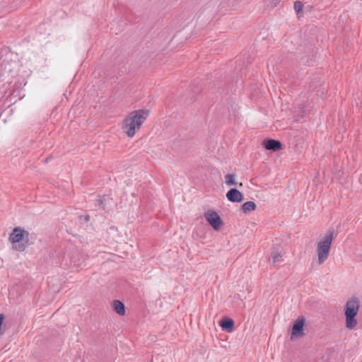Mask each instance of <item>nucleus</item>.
<instances>
[{
	"mask_svg": "<svg viewBox=\"0 0 362 362\" xmlns=\"http://www.w3.org/2000/svg\"><path fill=\"white\" fill-rule=\"evenodd\" d=\"M332 241L333 232L328 231L316 243V255L318 264H323L328 259Z\"/></svg>",
	"mask_w": 362,
	"mask_h": 362,
	"instance_id": "obj_3",
	"label": "nucleus"
},
{
	"mask_svg": "<svg viewBox=\"0 0 362 362\" xmlns=\"http://www.w3.org/2000/svg\"><path fill=\"white\" fill-rule=\"evenodd\" d=\"M136 128V111L129 113V116L124 120L122 129L128 136L132 137L135 134Z\"/></svg>",
	"mask_w": 362,
	"mask_h": 362,
	"instance_id": "obj_5",
	"label": "nucleus"
},
{
	"mask_svg": "<svg viewBox=\"0 0 362 362\" xmlns=\"http://www.w3.org/2000/svg\"><path fill=\"white\" fill-rule=\"evenodd\" d=\"M256 204L254 202H247L242 205V211L245 213H249L256 209Z\"/></svg>",
	"mask_w": 362,
	"mask_h": 362,
	"instance_id": "obj_11",
	"label": "nucleus"
},
{
	"mask_svg": "<svg viewBox=\"0 0 362 362\" xmlns=\"http://www.w3.org/2000/svg\"><path fill=\"white\" fill-rule=\"evenodd\" d=\"M263 146L266 149L272 150L274 151H279L281 148V142L274 139L264 141Z\"/></svg>",
	"mask_w": 362,
	"mask_h": 362,
	"instance_id": "obj_9",
	"label": "nucleus"
},
{
	"mask_svg": "<svg viewBox=\"0 0 362 362\" xmlns=\"http://www.w3.org/2000/svg\"><path fill=\"white\" fill-rule=\"evenodd\" d=\"M4 319H5V315L3 313L0 314V328L2 326Z\"/></svg>",
	"mask_w": 362,
	"mask_h": 362,
	"instance_id": "obj_16",
	"label": "nucleus"
},
{
	"mask_svg": "<svg viewBox=\"0 0 362 362\" xmlns=\"http://www.w3.org/2000/svg\"><path fill=\"white\" fill-rule=\"evenodd\" d=\"M29 233L21 227H16L9 235L8 240L12 248L18 252H23L29 245Z\"/></svg>",
	"mask_w": 362,
	"mask_h": 362,
	"instance_id": "obj_2",
	"label": "nucleus"
},
{
	"mask_svg": "<svg viewBox=\"0 0 362 362\" xmlns=\"http://www.w3.org/2000/svg\"><path fill=\"white\" fill-rule=\"evenodd\" d=\"M227 199L232 202H240L243 199L242 193L233 188L226 193Z\"/></svg>",
	"mask_w": 362,
	"mask_h": 362,
	"instance_id": "obj_7",
	"label": "nucleus"
},
{
	"mask_svg": "<svg viewBox=\"0 0 362 362\" xmlns=\"http://www.w3.org/2000/svg\"><path fill=\"white\" fill-rule=\"evenodd\" d=\"M271 258L274 265L282 262V255L278 251H274L271 255Z\"/></svg>",
	"mask_w": 362,
	"mask_h": 362,
	"instance_id": "obj_13",
	"label": "nucleus"
},
{
	"mask_svg": "<svg viewBox=\"0 0 362 362\" xmlns=\"http://www.w3.org/2000/svg\"><path fill=\"white\" fill-rule=\"evenodd\" d=\"M281 0H273L274 4L272 5V7L276 6Z\"/></svg>",
	"mask_w": 362,
	"mask_h": 362,
	"instance_id": "obj_17",
	"label": "nucleus"
},
{
	"mask_svg": "<svg viewBox=\"0 0 362 362\" xmlns=\"http://www.w3.org/2000/svg\"><path fill=\"white\" fill-rule=\"evenodd\" d=\"M151 112L150 108L137 110V129L141 126L147 119Z\"/></svg>",
	"mask_w": 362,
	"mask_h": 362,
	"instance_id": "obj_8",
	"label": "nucleus"
},
{
	"mask_svg": "<svg viewBox=\"0 0 362 362\" xmlns=\"http://www.w3.org/2000/svg\"><path fill=\"white\" fill-rule=\"evenodd\" d=\"M360 309L359 298H349L344 306V325L347 329L355 330L358 325V314Z\"/></svg>",
	"mask_w": 362,
	"mask_h": 362,
	"instance_id": "obj_1",
	"label": "nucleus"
},
{
	"mask_svg": "<svg viewBox=\"0 0 362 362\" xmlns=\"http://www.w3.org/2000/svg\"><path fill=\"white\" fill-rule=\"evenodd\" d=\"M303 8V4L300 1H296L294 2V10L296 13H299L300 11H302Z\"/></svg>",
	"mask_w": 362,
	"mask_h": 362,
	"instance_id": "obj_15",
	"label": "nucleus"
},
{
	"mask_svg": "<svg viewBox=\"0 0 362 362\" xmlns=\"http://www.w3.org/2000/svg\"><path fill=\"white\" fill-rule=\"evenodd\" d=\"M234 322L231 319H226L221 322L220 326L228 332H231Z\"/></svg>",
	"mask_w": 362,
	"mask_h": 362,
	"instance_id": "obj_12",
	"label": "nucleus"
},
{
	"mask_svg": "<svg viewBox=\"0 0 362 362\" xmlns=\"http://www.w3.org/2000/svg\"><path fill=\"white\" fill-rule=\"evenodd\" d=\"M112 310L119 315H125V306L124 304L119 300H115L111 304Z\"/></svg>",
	"mask_w": 362,
	"mask_h": 362,
	"instance_id": "obj_10",
	"label": "nucleus"
},
{
	"mask_svg": "<svg viewBox=\"0 0 362 362\" xmlns=\"http://www.w3.org/2000/svg\"><path fill=\"white\" fill-rule=\"evenodd\" d=\"M204 218L215 230H218L223 225L220 216L214 210H208L204 213Z\"/></svg>",
	"mask_w": 362,
	"mask_h": 362,
	"instance_id": "obj_4",
	"label": "nucleus"
},
{
	"mask_svg": "<svg viewBox=\"0 0 362 362\" xmlns=\"http://www.w3.org/2000/svg\"><path fill=\"white\" fill-rule=\"evenodd\" d=\"M305 319L303 317H298L293 323L291 334V339H298L304 335L303 327Z\"/></svg>",
	"mask_w": 362,
	"mask_h": 362,
	"instance_id": "obj_6",
	"label": "nucleus"
},
{
	"mask_svg": "<svg viewBox=\"0 0 362 362\" xmlns=\"http://www.w3.org/2000/svg\"><path fill=\"white\" fill-rule=\"evenodd\" d=\"M226 184L228 186L235 185L236 183V175L235 174H227L225 176Z\"/></svg>",
	"mask_w": 362,
	"mask_h": 362,
	"instance_id": "obj_14",
	"label": "nucleus"
}]
</instances>
